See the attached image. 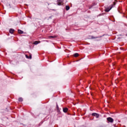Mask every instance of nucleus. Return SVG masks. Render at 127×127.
<instances>
[{"label":"nucleus","mask_w":127,"mask_h":127,"mask_svg":"<svg viewBox=\"0 0 127 127\" xmlns=\"http://www.w3.org/2000/svg\"><path fill=\"white\" fill-rule=\"evenodd\" d=\"M107 120L109 123H114V119L111 117L107 118Z\"/></svg>","instance_id":"obj_2"},{"label":"nucleus","mask_w":127,"mask_h":127,"mask_svg":"<svg viewBox=\"0 0 127 127\" xmlns=\"http://www.w3.org/2000/svg\"><path fill=\"white\" fill-rule=\"evenodd\" d=\"M73 56H74V57H78L79 56V54H78V53H75V54H74L73 55Z\"/></svg>","instance_id":"obj_9"},{"label":"nucleus","mask_w":127,"mask_h":127,"mask_svg":"<svg viewBox=\"0 0 127 127\" xmlns=\"http://www.w3.org/2000/svg\"><path fill=\"white\" fill-rule=\"evenodd\" d=\"M39 43H40V41H36L34 42V44H35V45L39 44Z\"/></svg>","instance_id":"obj_6"},{"label":"nucleus","mask_w":127,"mask_h":127,"mask_svg":"<svg viewBox=\"0 0 127 127\" xmlns=\"http://www.w3.org/2000/svg\"><path fill=\"white\" fill-rule=\"evenodd\" d=\"M32 57L31 55H30V59H31Z\"/></svg>","instance_id":"obj_14"},{"label":"nucleus","mask_w":127,"mask_h":127,"mask_svg":"<svg viewBox=\"0 0 127 127\" xmlns=\"http://www.w3.org/2000/svg\"><path fill=\"white\" fill-rule=\"evenodd\" d=\"M14 31V29H10L9 30V32H10V33H11V34H12V33H13Z\"/></svg>","instance_id":"obj_7"},{"label":"nucleus","mask_w":127,"mask_h":127,"mask_svg":"<svg viewBox=\"0 0 127 127\" xmlns=\"http://www.w3.org/2000/svg\"><path fill=\"white\" fill-rule=\"evenodd\" d=\"M65 8L66 10H69V9H70V7L69 6H66Z\"/></svg>","instance_id":"obj_12"},{"label":"nucleus","mask_w":127,"mask_h":127,"mask_svg":"<svg viewBox=\"0 0 127 127\" xmlns=\"http://www.w3.org/2000/svg\"><path fill=\"white\" fill-rule=\"evenodd\" d=\"M67 111H68V108H63V112L64 113H67Z\"/></svg>","instance_id":"obj_5"},{"label":"nucleus","mask_w":127,"mask_h":127,"mask_svg":"<svg viewBox=\"0 0 127 127\" xmlns=\"http://www.w3.org/2000/svg\"><path fill=\"white\" fill-rule=\"evenodd\" d=\"M92 116H93V117H96L97 119L99 118V117H100V115L97 113H92Z\"/></svg>","instance_id":"obj_3"},{"label":"nucleus","mask_w":127,"mask_h":127,"mask_svg":"<svg viewBox=\"0 0 127 127\" xmlns=\"http://www.w3.org/2000/svg\"><path fill=\"white\" fill-rule=\"evenodd\" d=\"M126 36H127V34H126Z\"/></svg>","instance_id":"obj_18"},{"label":"nucleus","mask_w":127,"mask_h":127,"mask_svg":"<svg viewBox=\"0 0 127 127\" xmlns=\"http://www.w3.org/2000/svg\"><path fill=\"white\" fill-rule=\"evenodd\" d=\"M18 101H19V102H22V101H23V99H22V98L20 97V98L18 99Z\"/></svg>","instance_id":"obj_11"},{"label":"nucleus","mask_w":127,"mask_h":127,"mask_svg":"<svg viewBox=\"0 0 127 127\" xmlns=\"http://www.w3.org/2000/svg\"><path fill=\"white\" fill-rule=\"evenodd\" d=\"M57 109H58V105H57Z\"/></svg>","instance_id":"obj_17"},{"label":"nucleus","mask_w":127,"mask_h":127,"mask_svg":"<svg viewBox=\"0 0 127 127\" xmlns=\"http://www.w3.org/2000/svg\"><path fill=\"white\" fill-rule=\"evenodd\" d=\"M115 4H116V2H114V5H115Z\"/></svg>","instance_id":"obj_16"},{"label":"nucleus","mask_w":127,"mask_h":127,"mask_svg":"<svg viewBox=\"0 0 127 127\" xmlns=\"http://www.w3.org/2000/svg\"><path fill=\"white\" fill-rule=\"evenodd\" d=\"M114 6V5H111V6H110L109 7L106 8L105 11H107V12H108V11H110V10L112 9V8H113V7Z\"/></svg>","instance_id":"obj_1"},{"label":"nucleus","mask_w":127,"mask_h":127,"mask_svg":"<svg viewBox=\"0 0 127 127\" xmlns=\"http://www.w3.org/2000/svg\"><path fill=\"white\" fill-rule=\"evenodd\" d=\"M96 38H98V37H94V36H91V38H90V39H96Z\"/></svg>","instance_id":"obj_10"},{"label":"nucleus","mask_w":127,"mask_h":127,"mask_svg":"<svg viewBox=\"0 0 127 127\" xmlns=\"http://www.w3.org/2000/svg\"><path fill=\"white\" fill-rule=\"evenodd\" d=\"M18 32L20 34H22V33H23V32L22 30H18Z\"/></svg>","instance_id":"obj_8"},{"label":"nucleus","mask_w":127,"mask_h":127,"mask_svg":"<svg viewBox=\"0 0 127 127\" xmlns=\"http://www.w3.org/2000/svg\"><path fill=\"white\" fill-rule=\"evenodd\" d=\"M49 38H55V37H54L53 36H50L49 37Z\"/></svg>","instance_id":"obj_13"},{"label":"nucleus","mask_w":127,"mask_h":127,"mask_svg":"<svg viewBox=\"0 0 127 127\" xmlns=\"http://www.w3.org/2000/svg\"><path fill=\"white\" fill-rule=\"evenodd\" d=\"M58 5H61L62 4V1L61 0H57Z\"/></svg>","instance_id":"obj_4"},{"label":"nucleus","mask_w":127,"mask_h":127,"mask_svg":"<svg viewBox=\"0 0 127 127\" xmlns=\"http://www.w3.org/2000/svg\"><path fill=\"white\" fill-rule=\"evenodd\" d=\"M26 58L29 59V57L27 56V55H26Z\"/></svg>","instance_id":"obj_15"}]
</instances>
